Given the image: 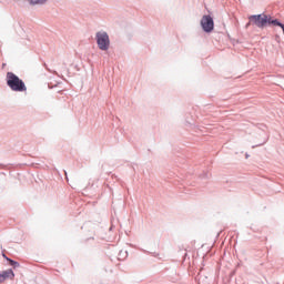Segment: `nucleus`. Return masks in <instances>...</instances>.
Wrapping results in <instances>:
<instances>
[{"label": "nucleus", "instance_id": "1", "mask_svg": "<svg viewBox=\"0 0 284 284\" xmlns=\"http://www.w3.org/2000/svg\"><path fill=\"white\" fill-rule=\"evenodd\" d=\"M7 85L12 90L13 92H26L28 90V87H26V82L21 80L17 74L12 72H7Z\"/></svg>", "mask_w": 284, "mask_h": 284}, {"label": "nucleus", "instance_id": "2", "mask_svg": "<svg viewBox=\"0 0 284 284\" xmlns=\"http://www.w3.org/2000/svg\"><path fill=\"white\" fill-rule=\"evenodd\" d=\"M248 24L256 26V28H265V26H272V16H267L265 13L251 16L248 18Z\"/></svg>", "mask_w": 284, "mask_h": 284}, {"label": "nucleus", "instance_id": "3", "mask_svg": "<svg viewBox=\"0 0 284 284\" xmlns=\"http://www.w3.org/2000/svg\"><path fill=\"white\" fill-rule=\"evenodd\" d=\"M97 43L100 50H109L110 49V36L105 31H99L95 34Z\"/></svg>", "mask_w": 284, "mask_h": 284}, {"label": "nucleus", "instance_id": "4", "mask_svg": "<svg viewBox=\"0 0 284 284\" xmlns=\"http://www.w3.org/2000/svg\"><path fill=\"white\" fill-rule=\"evenodd\" d=\"M201 26L204 32H212V30H214V19H212L210 16H203Z\"/></svg>", "mask_w": 284, "mask_h": 284}, {"label": "nucleus", "instance_id": "5", "mask_svg": "<svg viewBox=\"0 0 284 284\" xmlns=\"http://www.w3.org/2000/svg\"><path fill=\"white\" fill-rule=\"evenodd\" d=\"M0 277L2 280V283L7 281V278H14V272L12 270H7L0 273Z\"/></svg>", "mask_w": 284, "mask_h": 284}, {"label": "nucleus", "instance_id": "6", "mask_svg": "<svg viewBox=\"0 0 284 284\" xmlns=\"http://www.w3.org/2000/svg\"><path fill=\"white\" fill-rule=\"evenodd\" d=\"M7 261L10 263V265L14 268L20 267L19 262H16L14 260H10L7 257Z\"/></svg>", "mask_w": 284, "mask_h": 284}, {"label": "nucleus", "instance_id": "7", "mask_svg": "<svg viewBox=\"0 0 284 284\" xmlns=\"http://www.w3.org/2000/svg\"><path fill=\"white\" fill-rule=\"evenodd\" d=\"M45 1L48 0H29V2L32 3L33 6L45 3Z\"/></svg>", "mask_w": 284, "mask_h": 284}, {"label": "nucleus", "instance_id": "8", "mask_svg": "<svg viewBox=\"0 0 284 284\" xmlns=\"http://www.w3.org/2000/svg\"><path fill=\"white\" fill-rule=\"evenodd\" d=\"M3 258H7V260H8V256H6V254H3Z\"/></svg>", "mask_w": 284, "mask_h": 284}]
</instances>
